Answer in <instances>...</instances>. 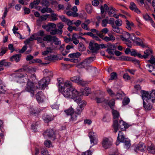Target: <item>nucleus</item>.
<instances>
[{"instance_id":"31","label":"nucleus","mask_w":155,"mask_h":155,"mask_svg":"<svg viewBox=\"0 0 155 155\" xmlns=\"http://www.w3.org/2000/svg\"><path fill=\"white\" fill-rule=\"evenodd\" d=\"M53 38V36H52L51 35H48L43 37V40L44 41L51 42L52 41Z\"/></svg>"},{"instance_id":"21","label":"nucleus","mask_w":155,"mask_h":155,"mask_svg":"<svg viewBox=\"0 0 155 155\" xmlns=\"http://www.w3.org/2000/svg\"><path fill=\"white\" fill-rule=\"evenodd\" d=\"M42 118L45 122L48 123L52 121L53 117L52 115L44 114L42 117Z\"/></svg>"},{"instance_id":"38","label":"nucleus","mask_w":155,"mask_h":155,"mask_svg":"<svg viewBox=\"0 0 155 155\" xmlns=\"http://www.w3.org/2000/svg\"><path fill=\"white\" fill-rule=\"evenodd\" d=\"M35 35V36H39L40 37H43L45 35V32L43 30H40L37 33L34 34Z\"/></svg>"},{"instance_id":"37","label":"nucleus","mask_w":155,"mask_h":155,"mask_svg":"<svg viewBox=\"0 0 155 155\" xmlns=\"http://www.w3.org/2000/svg\"><path fill=\"white\" fill-rule=\"evenodd\" d=\"M146 67L148 68V71L149 72H151L155 69V67L152 64H147L146 65Z\"/></svg>"},{"instance_id":"41","label":"nucleus","mask_w":155,"mask_h":155,"mask_svg":"<svg viewBox=\"0 0 155 155\" xmlns=\"http://www.w3.org/2000/svg\"><path fill=\"white\" fill-rule=\"evenodd\" d=\"M130 54L131 55L134 57L138 56L139 58H140L139 54H140L137 52V50L135 49H132V51L130 52Z\"/></svg>"},{"instance_id":"39","label":"nucleus","mask_w":155,"mask_h":155,"mask_svg":"<svg viewBox=\"0 0 155 155\" xmlns=\"http://www.w3.org/2000/svg\"><path fill=\"white\" fill-rule=\"evenodd\" d=\"M147 149L149 152L151 153L155 152V147L153 145L151 144L150 146H148Z\"/></svg>"},{"instance_id":"27","label":"nucleus","mask_w":155,"mask_h":155,"mask_svg":"<svg viewBox=\"0 0 155 155\" xmlns=\"http://www.w3.org/2000/svg\"><path fill=\"white\" fill-rule=\"evenodd\" d=\"M91 93V90L90 89L86 88L84 89V91L82 92H79V93H80V96L82 97V95H84L86 96H87L88 94Z\"/></svg>"},{"instance_id":"58","label":"nucleus","mask_w":155,"mask_h":155,"mask_svg":"<svg viewBox=\"0 0 155 155\" xmlns=\"http://www.w3.org/2000/svg\"><path fill=\"white\" fill-rule=\"evenodd\" d=\"M143 18L147 21H150L152 18L147 14H146L143 15Z\"/></svg>"},{"instance_id":"63","label":"nucleus","mask_w":155,"mask_h":155,"mask_svg":"<svg viewBox=\"0 0 155 155\" xmlns=\"http://www.w3.org/2000/svg\"><path fill=\"white\" fill-rule=\"evenodd\" d=\"M81 26L82 28L87 30H89L90 29L88 27V25L84 23H83L81 25Z\"/></svg>"},{"instance_id":"44","label":"nucleus","mask_w":155,"mask_h":155,"mask_svg":"<svg viewBox=\"0 0 155 155\" xmlns=\"http://www.w3.org/2000/svg\"><path fill=\"white\" fill-rule=\"evenodd\" d=\"M66 14L69 16H72L75 17L78 16V14L77 13L73 12L71 11H69L67 12Z\"/></svg>"},{"instance_id":"48","label":"nucleus","mask_w":155,"mask_h":155,"mask_svg":"<svg viewBox=\"0 0 155 155\" xmlns=\"http://www.w3.org/2000/svg\"><path fill=\"white\" fill-rule=\"evenodd\" d=\"M112 114L113 116V118L114 119H115L118 118L119 116V113L117 110H113Z\"/></svg>"},{"instance_id":"2","label":"nucleus","mask_w":155,"mask_h":155,"mask_svg":"<svg viewBox=\"0 0 155 155\" xmlns=\"http://www.w3.org/2000/svg\"><path fill=\"white\" fill-rule=\"evenodd\" d=\"M59 90L62 93L64 97L68 99H72L76 102H78L81 100V97L80 93L76 89H72L64 88L61 87Z\"/></svg>"},{"instance_id":"5","label":"nucleus","mask_w":155,"mask_h":155,"mask_svg":"<svg viewBox=\"0 0 155 155\" xmlns=\"http://www.w3.org/2000/svg\"><path fill=\"white\" fill-rule=\"evenodd\" d=\"M100 9L101 13L102 14L104 13L105 11L108 10V15L110 16H111V15L113 14H114L115 12L117 11L116 9L112 6L110 7H108L106 4H104V6L101 5V7Z\"/></svg>"},{"instance_id":"47","label":"nucleus","mask_w":155,"mask_h":155,"mask_svg":"<svg viewBox=\"0 0 155 155\" xmlns=\"http://www.w3.org/2000/svg\"><path fill=\"white\" fill-rule=\"evenodd\" d=\"M147 62L150 63L151 64L155 65V57L151 55L149 60L147 61Z\"/></svg>"},{"instance_id":"53","label":"nucleus","mask_w":155,"mask_h":155,"mask_svg":"<svg viewBox=\"0 0 155 155\" xmlns=\"http://www.w3.org/2000/svg\"><path fill=\"white\" fill-rule=\"evenodd\" d=\"M117 60H120V61H130V59L129 58L127 57L124 56H122L119 57L118 59Z\"/></svg>"},{"instance_id":"55","label":"nucleus","mask_w":155,"mask_h":155,"mask_svg":"<svg viewBox=\"0 0 155 155\" xmlns=\"http://www.w3.org/2000/svg\"><path fill=\"white\" fill-rule=\"evenodd\" d=\"M8 50L7 47H3L1 49V52H0V55L2 56Z\"/></svg>"},{"instance_id":"20","label":"nucleus","mask_w":155,"mask_h":155,"mask_svg":"<svg viewBox=\"0 0 155 155\" xmlns=\"http://www.w3.org/2000/svg\"><path fill=\"white\" fill-rule=\"evenodd\" d=\"M129 8L131 10L134 11L138 14L140 13V11L137 8L136 5L133 2H130Z\"/></svg>"},{"instance_id":"42","label":"nucleus","mask_w":155,"mask_h":155,"mask_svg":"<svg viewBox=\"0 0 155 155\" xmlns=\"http://www.w3.org/2000/svg\"><path fill=\"white\" fill-rule=\"evenodd\" d=\"M114 99H112L108 102V101L106 100V101H105V103L106 104H108L109 106L111 108L114 105Z\"/></svg>"},{"instance_id":"54","label":"nucleus","mask_w":155,"mask_h":155,"mask_svg":"<svg viewBox=\"0 0 155 155\" xmlns=\"http://www.w3.org/2000/svg\"><path fill=\"white\" fill-rule=\"evenodd\" d=\"M107 91L109 95L112 97H113L115 96V94L113 91L109 88H107Z\"/></svg>"},{"instance_id":"14","label":"nucleus","mask_w":155,"mask_h":155,"mask_svg":"<svg viewBox=\"0 0 155 155\" xmlns=\"http://www.w3.org/2000/svg\"><path fill=\"white\" fill-rule=\"evenodd\" d=\"M81 55V54L79 52L73 53L68 55V57L71 58L74 62H77L78 61V58Z\"/></svg>"},{"instance_id":"22","label":"nucleus","mask_w":155,"mask_h":155,"mask_svg":"<svg viewBox=\"0 0 155 155\" xmlns=\"http://www.w3.org/2000/svg\"><path fill=\"white\" fill-rule=\"evenodd\" d=\"M21 55L20 54H16L12 56L10 58V60L11 61H15L16 62H18L20 60Z\"/></svg>"},{"instance_id":"46","label":"nucleus","mask_w":155,"mask_h":155,"mask_svg":"<svg viewBox=\"0 0 155 155\" xmlns=\"http://www.w3.org/2000/svg\"><path fill=\"white\" fill-rule=\"evenodd\" d=\"M113 30L117 33H120V30L119 26H116L115 25H112Z\"/></svg>"},{"instance_id":"45","label":"nucleus","mask_w":155,"mask_h":155,"mask_svg":"<svg viewBox=\"0 0 155 155\" xmlns=\"http://www.w3.org/2000/svg\"><path fill=\"white\" fill-rule=\"evenodd\" d=\"M58 15L57 14L52 13L51 15V21H54L58 20L57 16Z\"/></svg>"},{"instance_id":"60","label":"nucleus","mask_w":155,"mask_h":155,"mask_svg":"<svg viewBox=\"0 0 155 155\" xmlns=\"http://www.w3.org/2000/svg\"><path fill=\"white\" fill-rule=\"evenodd\" d=\"M44 145L47 147H50L51 146V143L50 141L47 140L44 142Z\"/></svg>"},{"instance_id":"1","label":"nucleus","mask_w":155,"mask_h":155,"mask_svg":"<svg viewBox=\"0 0 155 155\" xmlns=\"http://www.w3.org/2000/svg\"><path fill=\"white\" fill-rule=\"evenodd\" d=\"M25 68H20L17 71L18 73L15 76V80L17 82L22 83L27 81V87L25 88V90L31 93V96H33L34 95L35 91L36 89L34 83L29 81L28 76L26 74H24L21 73L26 70Z\"/></svg>"},{"instance_id":"26","label":"nucleus","mask_w":155,"mask_h":155,"mask_svg":"<svg viewBox=\"0 0 155 155\" xmlns=\"http://www.w3.org/2000/svg\"><path fill=\"white\" fill-rule=\"evenodd\" d=\"M82 97H81V100L78 102H76L79 104L78 107H79V108H81V109L83 110L86 105V103L85 101H82Z\"/></svg>"},{"instance_id":"17","label":"nucleus","mask_w":155,"mask_h":155,"mask_svg":"<svg viewBox=\"0 0 155 155\" xmlns=\"http://www.w3.org/2000/svg\"><path fill=\"white\" fill-rule=\"evenodd\" d=\"M131 38V40L134 41L137 45L140 46L143 48L145 47V45L143 43L142 40L140 38L136 37H134V38Z\"/></svg>"},{"instance_id":"34","label":"nucleus","mask_w":155,"mask_h":155,"mask_svg":"<svg viewBox=\"0 0 155 155\" xmlns=\"http://www.w3.org/2000/svg\"><path fill=\"white\" fill-rule=\"evenodd\" d=\"M35 35H34V34L32 35L29 38L27 39L24 41L25 44H29L31 41L35 40Z\"/></svg>"},{"instance_id":"33","label":"nucleus","mask_w":155,"mask_h":155,"mask_svg":"<svg viewBox=\"0 0 155 155\" xmlns=\"http://www.w3.org/2000/svg\"><path fill=\"white\" fill-rule=\"evenodd\" d=\"M5 90L4 89V85L3 82L2 80H0V94H5Z\"/></svg>"},{"instance_id":"43","label":"nucleus","mask_w":155,"mask_h":155,"mask_svg":"<svg viewBox=\"0 0 155 155\" xmlns=\"http://www.w3.org/2000/svg\"><path fill=\"white\" fill-rule=\"evenodd\" d=\"M122 142H123L125 145V147L126 149H128L130 145V141L126 139Z\"/></svg>"},{"instance_id":"62","label":"nucleus","mask_w":155,"mask_h":155,"mask_svg":"<svg viewBox=\"0 0 155 155\" xmlns=\"http://www.w3.org/2000/svg\"><path fill=\"white\" fill-rule=\"evenodd\" d=\"M130 102V99L128 98H125L123 101V104L124 105H127Z\"/></svg>"},{"instance_id":"13","label":"nucleus","mask_w":155,"mask_h":155,"mask_svg":"<svg viewBox=\"0 0 155 155\" xmlns=\"http://www.w3.org/2000/svg\"><path fill=\"white\" fill-rule=\"evenodd\" d=\"M112 144V142L109 139L107 138L103 139L102 142V145L105 149L109 148Z\"/></svg>"},{"instance_id":"4","label":"nucleus","mask_w":155,"mask_h":155,"mask_svg":"<svg viewBox=\"0 0 155 155\" xmlns=\"http://www.w3.org/2000/svg\"><path fill=\"white\" fill-rule=\"evenodd\" d=\"M88 136L90 139L91 144L92 145V146H90V148L97 144L98 142V137L95 133L93 131L89 132Z\"/></svg>"},{"instance_id":"19","label":"nucleus","mask_w":155,"mask_h":155,"mask_svg":"<svg viewBox=\"0 0 155 155\" xmlns=\"http://www.w3.org/2000/svg\"><path fill=\"white\" fill-rule=\"evenodd\" d=\"M71 39V41L75 45L78 44L79 42V41L78 40L79 39V36L76 33L73 34Z\"/></svg>"},{"instance_id":"28","label":"nucleus","mask_w":155,"mask_h":155,"mask_svg":"<svg viewBox=\"0 0 155 155\" xmlns=\"http://www.w3.org/2000/svg\"><path fill=\"white\" fill-rule=\"evenodd\" d=\"M11 65V63L6 61L5 60H3L0 61V67L3 66L5 67L9 66Z\"/></svg>"},{"instance_id":"57","label":"nucleus","mask_w":155,"mask_h":155,"mask_svg":"<svg viewBox=\"0 0 155 155\" xmlns=\"http://www.w3.org/2000/svg\"><path fill=\"white\" fill-rule=\"evenodd\" d=\"M151 97V101L152 102H154L155 98V90L152 91L151 92H150Z\"/></svg>"},{"instance_id":"11","label":"nucleus","mask_w":155,"mask_h":155,"mask_svg":"<svg viewBox=\"0 0 155 155\" xmlns=\"http://www.w3.org/2000/svg\"><path fill=\"white\" fill-rule=\"evenodd\" d=\"M142 98L143 101H146L151 100L150 92L148 91H141Z\"/></svg>"},{"instance_id":"24","label":"nucleus","mask_w":155,"mask_h":155,"mask_svg":"<svg viewBox=\"0 0 155 155\" xmlns=\"http://www.w3.org/2000/svg\"><path fill=\"white\" fill-rule=\"evenodd\" d=\"M43 72L45 78H49V77H52L53 75L52 72L51 71H49L47 69H44Z\"/></svg>"},{"instance_id":"9","label":"nucleus","mask_w":155,"mask_h":155,"mask_svg":"<svg viewBox=\"0 0 155 155\" xmlns=\"http://www.w3.org/2000/svg\"><path fill=\"white\" fill-rule=\"evenodd\" d=\"M43 135L45 138L48 137L49 138L52 139L53 140L55 138V132L52 129L47 130L43 133Z\"/></svg>"},{"instance_id":"29","label":"nucleus","mask_w":155,"mask_h":155,"mask_svg":"<svg viewBox=\"0 0 155 155\" xmlns=\"http://www.w3.org/2000/svg\"><path fill=\"white\" fill-rule=\"evenodd\" d=\"M117 140L120 141V142H123L125 140L124 136L123 135L122 132L119 131L117 137Z\"/></svg>"},{"instance_id":"6","label":"nucleus","mask_w":155,"mask_h":155,"mask_svg":"<svg viewBox=\"0 0 155 155\" xmlns=\"http://www.w3.org/2000/svg\"><path fill=\"white\" fill-rule=\"evenodd\" d=\"M64 26V25L60 23L57 25V26L58 29L55 28L54 29L50 31V34L52 35H54L56 34L61 35L63 33L62 28Z\"/></svg>"},{"instance_id":"56","label":"nucleus","mask_w":155,"mask_h":155,"mask_svg":"<svg viewBox=\"0 0 155 155\" xmlns=\"http://www.w3.org/2000/svg\"><path fill=\"white\" fill-rule=\"evenodd\" d=\"M110 80H112L117 79V74L115 72L112 73L110 74Z\"/></svg>"},{"instance_id":"52","label":"nucleus","mask_w":155,"mask_h":155,"mask_svg":"<svg viewBox=\"0 0 155 155\" xmlns=\"http://www.w3.org/2000/svg\"><path fill=\"white\" fill-rule=\"evenodd\" d=\"M78 49L80 51H82L85 50V48L84 47L83 44L81 43H79Z\"/></svg>"},{"instance_id":"51","label":"nucleus","mask_w":155,"mask_h":155,"mask_svg":"<svg viewBox=\"0 0 155 155\" xmlns=\"http://www.w3.org/2000/svg\"><path fill=\"white\" fill-rule=\"evenodd\" d=\"M95 100L97 103H101L103 102H104L105 103L106 99H104L103 97L99 98L97 97L95 98Z\"/></svg>"},{"instance_id":"32","label":"nucleus","mask_w":155,"mask_h":155,"mask_svg":"<svg viewBox=\"0 0 155 155\" xmlns=\"http://www.w3.org/2000/svg\"><path fill=\"white\" fill-rule=\"evenodd\" d=\"M66 114L68 115H71L74 112V110L72 107H70L68 109L64 111Z\"/></svg>"},{"instance_id":"16","label":"nucleus","mask_w":155,"mask_h":155,"mask_svg":"<svg viewBox=\"0 0 155 155\" xmlns=\"http://www.w3.org/2000/svg\"><path fill=\"white\" fill-rule=\"evenodd\" d=\"M145 148V145L143 143L140 142L138 144L135 146L134 150L136 152H137L138 151H143L144 150Z\"/></svg>"},{"instance_id":"40","label":"nucleus","mask_w":155,"mask_h":155,"mask_svg":"<svg viewBox=\"0 0 155 155\" xmlns=\"http://www.w3.org/2000/svg\"><path fill=\"white\" fill-rule=\"evenodd\" d=\"M32 63H38L40 64V65H44L48 63H43L42 62V61L40 59H35L33 60L32 61Z\"/></svg>"},{"instance_id":"3","label":"nucleus","mask_w":155,"mask_h":155,"mask_svg":"<svg viewBox=\"0 0 155 155\" xmlns=\"http://www.w3.org/2000/svg\"><path fill=\"white\" fill-rule=\"evenodd\" d=\"M113 126L115 133L117 132L119 128L122 130H124L128 127V124L122 120H120L119 123L117 120H114Z\"/></svg>"},{"instance_id":"7","label":"nucleus","mask_w":155,"mask_h":155,"mask_svg":"<svg viewBox=\"0 0 155 155\" xmlns=\"http://www.w3.org/2000/svg\"><path fill=\"white\" fill-rule=\"evenodd\" d=\"M71 80L72 81L82 86H84L86 84L88 83L87 81H84L79 76L72 77L71 78Z\"/></svg>"},{"instance_id":"35","label":"nucleus","mask_w":155,"mask_h":155,"mask_svg":"<svg viewBox=\"0 0 155 155\" xmlns=\"http://www.w3.org/2000/svg\"><path fill=\"white\" fill-rule=\"evenodd\" d=\"M52 41L54 42L55 45H61V41L55 36H53Z\"/></svg>"},{"instance_id":"18","label":"nucleus","mask_w":155,"mask_h":155,"mask_svg":"<svg viewBox=\"0 0 155 155\" xmlns=\"http://www.w3.org/2000/svg\"><path fill=\"white\" fill-rule=\"evenodd\" d=\"M36 98L38 101L41 103L44 101L45 97L42 92H38L36 95Z\"/></svg>"},{"instance_id":"12","label":"nucleus","mask_w":155,"mask_h":155,"mask_svg":"<svg viewBox=\"0 0 155 155\" xmlns=\"http://www.w3.org/2000/svg\"><path fill=\"white\" fill-rule=\"evenodd\" d=\"M94 59L93 57H89L84 60L81 63V64L84 68L88 67H91L90 65V63L93 61Z\"/></svg>"},{"instance_id":"30","label":"nucleus","mask_w":155,"mask_h":155,"mask_svg":"<svg viewBox=\"0 0 155 155\" xmlns=\"http://www.w3.org/2000/svg\"><path fill=\"white\" fill-rule=\"evenodd\" d=\"M40 2V0H35L33 2L31 3L29 5L30 7L33 8L38 5Z\"/></svg>"},{"instance_id":"8","label":"nucleus","mask_w":155,"mask_h":155,"mask_svg":"<svg viewBox=\"0 0 155 155\" xmlns=\"http://www.w3.org/2000/svg\"><path fill=\"white\" fill-rule=\"evenodd\" d=\"M49 81V78H44L38 82L39 88L41 89H44L48 84Z\"/></svg>"},{"instance_id":"23","label":"nucleus","mask_w":155,"mask_h":155,"mask_svg":"<svg viewBox=\"0 0 155 155\" xmlns=\"http://www.w3.org/2000/svg\"><path fill=\"white\" fill-rule=\"evenodd\" d=\"M64 88H65V89L66 88H69L71 90L75 89L73 87L71 82L68 81H67L64 82Z\"/></svg>"},{"instance_id":"15","label":"nucleus","mask_w":155,"mask_h":155,"mask_svg":"<svg viewBox=\"0 0 155 155\" xmlns=\"http://www.w3.org/2000/svg\"><path fill=\"white\" fill-rule=\"evenodd\" d=\"M144 54L142 55L141 54H139L140 58H144L145 59L148 58L149 56L152 55L153 53V51L152 49L150 48L147 49L145 50L144 52Z\"/></svg>"},{"instance_id":"64","label":"nucleus","mask_w":155,"mask_h":155,"mask_svg":"<svg viewBox=\"0 0 155 155\" xmlns=\"http://www.w3.org/2000/svg\"><path fill=\"white\" fill-rule=\"evenodd\" d=\"M108 23V21L106 19H104L102 21L101 25L103 27H105L106 26L107 24Z\"/></svg>"},{"instance_id":"50","label":"nucleus","mask_w":155,"mask_h":155,"mask_svg":"<svg viewBox=\"0 0 155 155\" xmlns=\"http://www.w3.org/2000/svg\"><path fill=\"white\" fill-rule=\"evenodd\" d=\"M49 16L50 15L48 14L41 16L39 18V20L41 21H45Z\"/></svg>"},{"instance_id":"36","label":"nucleus","mask_w":155,"mask_h":155,"mask_svg":"<svg viewBox=\"0 0 155 155\" xmlns=\"http://www.w3.org/2000/svg\"><path fill=\"white\" fill-rule=\"evenodd\" d=\"M124 36L123 35L120 36L121 38L123 41H127L130 38V34L128 32H126Z\"/></svg>"},{"instance_id":"61","label":"nucleus","mask_w":155,"mask_h":155,"mask_svg":"<svg viewBox=\"0 0 155 155\" xmlns=\"http://www.w3.org/2000/svg\"><path fill=\"white\" fill-rule=\"evenodd\" d=\"M115 23L116 26H120L122 24V21L120 19H118L115 21Z\"/></svg>"},{"instance_id":"49","label":"nucleus","mask_w":155,"mask_h":155,"mask_svg":"<svg viewBox=\"0 0 155 155\" xmlns=\"http://www.w3.org/2000/svg\"><path fill=\"white\" fill-rule=\"evenodd\" d=\"M35 40H37V43H42L44 41L43 38L39 36H35Z\"/></svg>"},{"instance_id":"10","label":"nucleus","mask_w":155,"mask_h":155,"mask_svg":"<svg viewBox=\"0 0 155 155\" xmlns=\"http://www.w3.org/2000/svg\"><path fill=\"white\" fill-rule=\"evenodd\" d=\"M89 48L93 52H95L100 49V45L97 43L91 41L89 43Z\"/></svg>"},{"instance_id":"59","label":"nucleus","mask_w":155,"mask_h":155,"mask_svg":"<svg viewBox=\"0 0 155 155\" xmlns=\"http://www.w3.org/2000/svg\"><path fill=\"white\" fill-rule=\"evenodd\" d=\"M42 5L43 6L48 7L49 5V3L47 0H42Z\"/></svg>"},{"instance_id":"25","label":"nucleus","mask_w":155,"mask_h":155,"mask_svg":"<svg viewBox=\"0 0 155 155\" xmlns=\"http://www.w3.org/2000/svg\"><path fill=\"white\" fill-rule=\"evenodd\" d=\"M143 107L146 110H150L152 108V105L148 103H146L144 101L143 102Z\"/></svg>"}]
</instances>
